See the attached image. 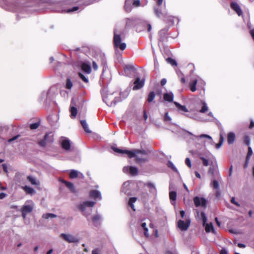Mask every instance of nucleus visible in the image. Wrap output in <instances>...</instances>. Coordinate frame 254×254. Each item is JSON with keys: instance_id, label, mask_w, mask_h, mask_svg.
<instances>
[{"instance_id": "obj_31", "label": "nucleus", "mask_w": 254, "mask_h": 254, "mask_svg": "<svg viewBox=\"0 0 254 254\" xmlns=\"http://www.w3.org/2000/svg\"><path fill=\"white\" fill-rule=\"evenodd\" d=\"M70 112H71V118H74L77 115V109L76 108L74 107H71L70 108Z\"/></svg>"}, {"instance_id": "obj_40", "label": "nucleus", "mask_w": 254, "mask_h": 254, "mask_svg": "<svg viewBox=\"0 0 254 254\" xmlns=\"http://www.w3.org/2000/svg\"><path fill=\"white\" fill-rule=\"evenodd\" d=\"M79 76L80 77V78L85 83H87L88 82V79L87 77H86L84 75H83L81 73H78Z\"/></svg>"}, {"instance_id": "obj_53", "label": "nucleus", "mask_w": 254, "mask_h": 254, "mask_svg": "<svg viewBox=\"0 0 254 254\" xmlns=\"http://www.w3.org/2000/svg\"><path fill=\"white\" fill-rule=\"evenodd\" d=\"M93 68L94 70H96L98 69V65L94 61L92 63Z\"/></svg>"}, {"instance_id": "obj_26", "label": "nucleus", "mask_w": 254, "mask_h": 254, "mask_svg": "<svg viewBox=\"0 0 254 254\" xmlns=\"http://www.w3.org/2000/svg\"><path fill=\"white\" fill-rule=\"evenodd\" d=\"M174 104H175V105L180 110H181V111H183L184 112H188V109L185 106H183V105H181L180 104L178 103V102H174Z\"/></svg>"}, {"instance_id": "obj_33", "label": "nucleus", "mask_w": 254, "mask_h": 254, "mask_svg": "<svg viewBox=\"0 0 254 254\" xmlns=\"http://www.w3.org/2000/svg\"><path fill=\"white\" fill-rule=\"evenodd\" d=\"M169 197L170 199L171 200L175 201L177 197V193L176 191H171L169 193Z\"/></svg>"}, {"instance_id": "obj_15", "label": "nucleus", "mask_w": 254, "mask_h": 254, "mask_svg": "<svg viewBox=\"0 0 254 254\" xmlns=\"http://www.w3.org/2000/svg\"><path fill=\"white\" fill-rule=\"evenodd\" d=\"M101 94L103 97V100L104 102L109 106H112L113 105H115L116 103V101H112L111 102H110L108 99V97L106 96V90L105 89L101 91Z\"/></svg>"}, {"instance_id": "obj_11", "label": "nucleus", "mask_w": 254, "mask_h": 254, "mask_svg": "<svg viewBox=\"0 0 254 254\" xmlns=\"http://www.w3.org/2000/svg\"><path fill=\"white\" fill-rule=\"evenodd\" d=\"M190 224V220H186V221L180 220L178 222V227L182 231H186L189 227Z\"/></svg>"}, {"instance_id": "obj_64", "label": "nucleus", "mask_w": 254, "mask_h": 254, "mask_svg": "<svg viewBox=\"0 0 254 254\" xmlns=\"http://www.w3.org/2000/svg\"><path fill=\"white\" fill-rule=\"evenodd\" d=\"M254 127V122L252 121L251 122V124L250 125L249 127L250 128H252Z\"/></svg>"}, {"instance_id": "obj_47", "label": "nucleus", "mask_w": 254, "mask_h": 254, "mask_svg": "<svg viewBox=\"0 0 254 254\" xmlns=\"http://www.w3.org/2000/svg\"><path fill=\"white\" fill-rule=\"evenodd\" d=\"M231 203L234 204L235 205L238 207L240 206V203H239L237 201H236L235 198L234 197L231 198Z\"/></svg>"}, {"instance_id": "obj_2", "label": "nucleus", "mask_w": 254, "mask_h": 254, "mask_svg": "<svg viewBox=\"0 0 254 254\" xmlns=\"http://www.w3.org/2000/svg\"><path fill=\"white\" fill-rule=\"evenodd\" d=\"M188 132L191 135L190 139L193 141L196 146H205L206 143L213 144L212 138L209 135L202 134L195 135L190 132Z\"/></svg>"}, {"instance_id": "obj_39", "label": "nucleus", "mask_w": 254, "mask_h": 254, "mask_svg": "<svg viewBox=\"0 0 254 254\" xmlns=\"http://www.w3.org/2000/svg\"><path fill=\"white\" fill-rule=\"evenodd\" d=\"M126 23L127 26H131L133 23V20L132 19L127 18L126 19Z\"/></svg>"}, {"instance_id": "obj_3", "label": "nucleus", "mask_w": 254, "mask_h": 254, "mask_svg": "<svg viewBox=\"0 0 254 254\" xmlns=\"http://www.w3.org/2000/svg\"><path fill=\"white\" fill-rule=\"evenodd\" d=\"M95 203L96 202L95 201H87L83 202L78 206L79 209H80L83 215L86 217L88 220V216L92 211L91 207H93Z\"/></svg>"}, {"instance_id": "obj_18", "label": "nucleus", "mask_w": 254, "mask_h": 254, "mask_svg": "<svg viewBox=\"0 0 254 254\" xmlns=\"http://www.w3.org/2000/svg\"><path fill=\"white\" fill-rule=\"evenodd\" d=\"M164 99L168 102H172L173 101L174 98V94L172 92H167L166 93H164L163 95Z\"/></svg>"}, {"instance_id": "obj_29", "label": "nucleus", "mask_w": 254, "mask_h": 254, "mask_svg": "<svg viewBox=\"0 0 254 254\" xmlns=\"http://www.w3.org/2000/svg\"><path fill=\"white\" fill-rule=\"evenodd\" d=\"M136 198L135 197H132L129 198L128 201V205L131 207L133 210H135L134 206L133 203L136 201Z\"/></svg>"}, {"instance_id": "obj_37", "label": "nucleus", "mask_w": 254, "mask_h": 254, "mask_svg": "<svg viewBox=\"0 0 254 254\" xmlns=\"http://www.w3.org/2000/svg\"><path fill=\"white\" fill-rule=\"evenodd\" d=\"M166 61L168 63L170 64H171L172 65H177V62L176 61L171 58H168L166 59Z\"/></svg>"}, {"instance_id": "obj_50", "label": "nucleus", "mask_w": 254, "mask_h": 254, "mask_svg": "<svg viewBox=\"0 0 254 254\" xmlns=\"http://www.w3.org/2000/svg\"><path fill=\"white\" fill-rule=\"evenodd\" d=\"M129 3H128V1L127 0L126 1V3H125V9L127 11V12H129L130 11V8H129Z\"/></svg>"}, {"instance_id": "obj_24", "label": "nucleus", "mask_w": 254, "mask_h": 254, "mask_svg": "<svg viewBox=\"0 0 254 254\" xmlns=\"http://www.w3.org/2000/svg\"><path fill=\"white\" fill-rule=\"evenodd\" d=\"M22 188L28 194H32L35 192V190L33 188H32L30 187L25 186L22 187Z\"/></svg>"}, {"instance_id": "obj_6", "label": "nucleus", "mask_w": 254, "mask_h": 254, "mask_svg": "<svg viewBox=\"0 0 254 254\" xmlns=\"http://www.w3.org/2000/svg\"><path fill=\"white\" fill-rule=\"evenodd\" d=\"M29 0H14L12 3L13 10L15 11H21L22 9L27 6V3Z\"/></svg>"}, {"instance_id": "obj_52", "label": "nucleus", "mask_w": 254, "mask_h": 254, "mask_svg": "<svg viewBox=\"0 0 254 254\" xmlns=\"http://www.w3.org/2000/svg\"><path fill=\"white\" fill-rule=\"evenodd\" d=\"M133 5L135 6H138L140 5V2L139 0H135L133 3Z\"/></svg>"}, {"instance_id": "obj_25", "label": "nucleus", "mask_w": 254, "mask_h": 254, "mask_svg": "<svg viewBox=\"0 0 254 254\" xmlns=\"http://www.w3.org/2000/svg\"><path fill=\"white\" fill-rule=\"evenodd\" d=\"M80 123L85 131H86L87 133L91 132V130L89 129L88 124H87L86 121L81 120L80 121Z\"/></svg>"}, {"instance_id": "obj_28", "label": "nucleus", "mask_w": 254, "mask_h": 254, "mask_svg": "<svg viewBox=\"0 0 254 254\" xmlns=\"http://www.w3.org/2000/svg\"><path fill=\"white\" fill-rule=\"evenodd\" d=\"M48 137V134H46L44 136V138L43 139L40 140L38 142V144L41 147H45L46 145V140Z\"/></svg>"}, {"instance_id": "obj_58", "label": "nucleus", "mask_w": 254, "mask_h": 254, "mask_svg": "<svg viewBox=\"0 0 254 254\" xmlns=\"http://www.w3.org/2000/svg\"><path fill=\"white\" fill-rule=\"evenodd\" d=\"M143 118H144L145 121H146V120L147 119V118H148L147 113L145 111H143Z\"/></svg>"}, {"instance_id": "obj_56", "label": "nucleus", "mask_w": 254, "mask_h": 254, "mask_svg": "<svg viewBox=\"0 0 254 254\" xmlns=\"http://www.w3.org/2000/svg\"><path fill=\"white\" fill-rule=\"evenodd\" d=\"M6 193L4 192H1L0 193V199H2L4 198L6 196Z\"/></svg>"}, {"instance_id": "obj_7", "label": "nucleus", "mask_w": 254, "mask_h": 254, "mask_svg": "<svg viewBox=\"0 0 254 254\" xmlns=\"http://www.w3.org/2000/svg\"><path fill=\"white\" fill-rule=\"evenodd\" d=\"M28 203L29 204H25L21 208L22 216L24 219L26 218L28 213L32 212L34 208V203L32 201H29Z\"/></svg>"}, {"instance_id": "obj_21", "label": "nucleus", "mask_w": 254, "mask_h": 254, "mask_svg": "<svg viewBox=\"0 0 254 254\" xmlns=\"http://www.w3.org/2000/svg\"><path fill=\"white\" fill-rule=\"evenodd\" d=\"M200 104L202 105V107L201 109L199 110V112L201 113H204L208 110L207 105L205 101L202 100L200 101Z\"/></svg>"}, {"instance_id": "obj_61", "label": "nucleus", "mask_w": 254, "mask_h": 254, "mask_svg": "<svg viewBox=\"0 0 254 254\" xmlns=\"http://www.w3.org/2000/svg\"><path fill=\"white\" fill-rule=\"evenodd\" d=\"M250 34H251V35L252 37L253 40H254V29H253L250 31Z\"/></svg>"}, {"instance_id": "obj_57", "label": "nucleus", "mask_w": 254, "mask_h": 254, "mask_svg": "<svg viewBox=\"0 0 254 254\" xmlns=\"http://www.w3.org/2000/svg\"><path fill=\"white\" fill-rule=\"evenodd\" d=\"M166 82H167L166 79L165 78H163V79L161 80V85L162 86L164 85L165 84H166Z\"/></svg>"}, {"instance_id": "obj_14", "label": "nucleus", "mask_w": 254, "mask_h": 254, "mask_svg": "<svg viewBox=\"0 0 254 254\" xmlns=\"http://www.w3.org/2000/svg\"><path fill=\"white\" fill-rule=\"evenodd\" d=\"M69 177L71 179H74L78 177L79 179H83L84 176L82 173L77 170H71L69 173Z\"/></svg>"}, {"instance_id": "obj_23", "label": "nucleus", "mask_w": 254, "mask_h": 254, "mask_svg": "<svg viewBox=\"0 0 254 254\" xmlns=\"http://www.w3.org/2000/svg\"><path fill=\"white\" fill-rule=\"evenodd\" d=\"M63 183L65 185L66 187L68 188L72 192H75V189L73 184L70 182H68L65 181H63Z\"/></svg>"}, {"instance_id": "obj_36", "label": "nucleus", "mask_w": 254, "mask_h": 254, "mask_svg": "<svg viewBox=\"0 0 254 254\" xmlns=\"http://www.w3.org/2000/svg\"><path fill=\"white\" fill-rule=\"evenodd\" d=\"M167 165L168 167L171 168L174 172H177L178 170L176 167L175 166L174 164L171 161H168Z\"/></svg>"}, {"instance_id": "obj_35", "label": "nucleus", "mask_w": 254, "mask_h": 254, "mask_svg": "<svg viewBox=\"0 0 254 254\" xmlns=\"http://www.w3.org/2000/svg\"><path fill=\"white\" fill-rule=\"evenodd\" d=\"M155 98V93L153 91H152L150 92V93L148 95L147 101L149 102H152Z\"/></svg>"}, {"instance_id": "obj_4", "label": "nucleus", "mask_w": 254, "mask_h": 254, "mask_svg": "<svg viewBox=\"0 0 254 254\" xmlns=\"http://www.w3.org/2000/svg\"><path fill=\"white\" fill-rule=\"evenodd\" d=\"M114 44L116 48H119L121 50H124L127 47L125 43L122 42L121 35L117 33L116 29L114 31Z\"/></svg>"}, {"instance_id": "obj_1", "label": "nucleus", "mask_w": 254, "mask_h": 254, "mask_svg": "<svg viewBox=\"0 0 254 254\" xmlns=\"http://www.w3.org/2000/svg\"><path fill=\"white\" fill-rule=\"evenodd\" d=\"M112 148L115 152L118 153L126 154L129 158H135V160L138 163L144 162L147 160L146 157L147 152L145 150H122L114 146H113Z\"/></svg>"}, {"instance_id": "obj_22", "label": "nucleus", "mask_w": 254, "mask_h": 254, "mask_svg": "<svg viewBox=\"0 0 254 254\" xmlns=\"http://www.w3.org/2000/svg\"><path fill=\"white\" fill-rule=\"evenodd\" d=\"M197 82V80L195 79L191 81L190 83V89L192 92H194L196 90V85Z\"/></svg>"}, {"instance_id": "obj_20", "label": "nucleus", "mask_w": 254, "mask_h": 254, "mask_svg": "<svg viewBox=\"0 0 254 254\" xmlns=\"http://www.w3.org/2000/svg\"><path fill=\"white\" fill-rule=\"evenodd\" d=\"M235 140V134L233 132H229L227 135V141L228 144H232Z\"/></svg>"}, {"instance_id": "obj_9", "label": "nucleus", "mask_w": 254, "mask_h": 254, "mask_svg": "<svg viewBox=\"0 0 254 254\" xmlns=\"http://www.w3.org/2000/svg\"><path fill=\"white\" fill-rule=\"evenodd\" d=\"M123 171L125 173L129 174L132 176H136L138 173L137 168L133 166H125Z\"/></svg>"}, {"instance_id": "obj_19", "label": "nucleus", "mask_w": 254, "mask_h": 254, "mask_svg": "<svg viewBox=\"0 0 254 254\" xmlns=\"http://www.w3.org/2000/svg\"><path fill=\"white\" fill-rule=\"evenodd\" d=\"M81 69L85 73L89 74L91 71L90 65L87 63H83L81 65Z\"/></svg>"}, {"instance_id": "obj_34", "label": "nucleus", "mask_w": 254, "mask_h": 254, "mask_svg": "<svg viewBox=\"0 0 254 254\" xmlns=\"http://www.w3.org/2000/svg\"><path fill=\"white\" fill-rule=\"evenodd\" d=\"M101 217L100 215L96 214L92 217V221L95 224L98 223V222L101 220Z\"/></svg>"}, {"instance_id": "obj_16", "label": "nucleus", "mask_w": 254, "mask_h": 254, "mask_svg": "<svg viewBox=\"0 0 254 254\" xmlns=\"http://www.w3.org/2000/svg\"><path fill=\"white\" fill-rule=\"evenodd\" d=\"M231 7L232 9L236 11V12L238 14L239 16L242 15L243 12L238 5V4L236 2H232L231 3Z\"/></svg>"}, {"instance_id": "obj_48", "label": "nucleus", "mask_w": 254, "mask_h": 254, "mask_svg": "<svg viewBox=\"0 0 254 254\" xmlns=\"http://www.w3.org/2000/svg\"><path fill=\"white\" fill-rule=\"evenodd\" d=\"M185 163L189 168H190L191 167V161L190 158H187L185 160Z\"/></svg>"}, {"instance_id": "obj_30", "label": "nucleus", "mask_w": 254, "mask_h": 254, "mask_svg": "<svg viewBox=\"0 0 254 254\" xmlns=\"http://www.w3.org/2000/svg\"><path fill=\"white\" fill-rule=\"evenodd\" d=\"M154 12H155V13L156 15L158 17L160 18L162 16H163L164 17V18H166V15L165 14L162 13L161 12V11L160 10V9H159V8H154Z\"/></svg>"}, {"instance_id": "obj_17", "label": "nucleus", "mask_w": 254, "mask_h": 254, "mask_svg": "<svg viewBox=\"0 0 254 254\" xmlns=\"http://www.w3.org/2000/svg\"><path fill=\"white\" fill-rule=\"evenodd\" d=\"M90 197L94 199H102V196L100 191L97 190H92L89 193Z\"/></svg>"}, {"instance_id": "obj_12", "label": "nucleus", "mask_w": 254, "mask_h": 254, "mask_svg": "<svg viewBox=\"0 0 254 254\" xmlns=\"http://www.w3.org/2000/svg\"><path fill=\"white\" fill-rule=\"evenodd\" d=\"M60 142L62 148L65 150H69L71 146L70 141L66 137H62L60 139Z\"/></svg>"}, {"instance_id": "obj_59", "label": "nucleus", "mask_w": 254, "mask_h": 254, "mask_svg": "<svg viewBox=\"0 0 254 254\" xmlns=\"http://www.w3.org/2000/svg\"><path fill=\"white\" fill-rule=\"evenodd\" d=\"M18 137V135H17V136H14V137H13L8 139V142H11L13 141V140H14L16 139H17Z\"/></svg>"}, {"instance_id": "obj_55", "label": "nucleus", "mask_w": 254, "mask_h": 254, "mask_svg": "<svg viewBox=\"0 0 254 254\" xmlns=\"http://www.w3.org/2000/svg\"><path fill=\"white\" fill-rule=\"evenodd\" d=\"M147 186L151 189H154L155 190V186L154 184H152V183H148L147 184Z\"/></svg>"}, {"instance_id": "obj_27", "label": "nucleus", "mask_w": 254, "mask_h": 254, "mask_svg": "<svg viewBox=\"0 0 254 254\" xmlns=\"http://www.w3.org/2000/svg\"><path fill=\"white\" fill-rule=\"evenodd\" d=\"M27 180L33 185H38L39 184V182L37 181L36 178H35L32 176H28Z\"/></svg>"}, {"instance_id": "obj_45", "label": "nucleus", "mask_w": 254, "mask_h": 254, "mask_svg": "<svg viewBox=\"0 0 254 254\" xmlns=\"http://www.w3.org/2000/svg\"><path fill=\"white\" fill-rule=\"evenodd\" d=\"M164 120L165 122H170L171 121V118L169 116V114H168V112L166 113V114L165 115L164 118Z\"/></svg>"}, {"instance_id": "obj_51", "label": "nucleus", "mask_w": 254, "mask_h": 254, "mask_svg": "<svg viewBox=\"0 0 254 254\" xmlns=\"http://www.w3.org/2000/svg\"><path fill=\"white\" fill-rule=\"evenodd\" d=\"M250 159V158L246 157L245 163V164L244 165V168L245 169L247 168V167L248 166V164H249V163Z\"/></svg>"}, {"instance_id": "obj_41", "label": "nucleus", "mask_w": 254, "mask_h": 254, "mask_svg": "<svg viewBox=\"0 0 254 254\" xmlns=\"http://www.w3.org/2000/svg\"><path fill=\"white\" fill-rule=\"evenodd\" d=\"M79 9L78 6H74L71 8H69L66 10H65V12L66 13L72 12L77 10Z\"/></svg>"}, {"instance_id": "obj_62", "label": "nucleus", "mask_w": 254, "mask_h": 254, "mask_svg": "<svg viewBox=\"0 0 254 254\" xmlns=\"http://www.w3.org/2000/svg\"><path fill=\"white\" fill-rule=\"evenodd\" d=\"M222 145V142H219L218 143H217L216 144V145H215L216 148L217 149H219L221 146Z\"/></svg>"}, {"instance_id": "obj_44", "label": "nucleus", "mask_w": 254, "mask_h": 254, "mask_svg": "<svg viewBox=\"0 0 254 254\" xmlns=\"http://www.w3.org/2000/svg\"><path fill=\"white\" fill-rule=\"evenodd\" d=\"M124 68V70L126 72L127 71L133 70V66L131 65H129V64L125 65Z\"/></svg>"}, {"instance_id": "obj_13", "label": "nucleus", "mask_w": 254, "mask_h": 254, "mask_svg": "<svg viewBox=\"0 0 254 254\" xmlns=\"http://www.w3.org/2000/svg\"><path fill=\"white\" fill-rule=\"evenodd\" d=\"M134 86L132 88L133 90H136L141 88L144 84V79H140V78L137 77L134 82Z\"/></svg>"}, {"instance_id": "obj_43", "label": "nucleus", "mask_w": 254, "mask_h": 254, "mask_svg": "<svg viewBox=\"0 0 254 254\" xmlns=\"http://www.w3.org/2000/svg\"><path fill=\"white\" fill-rule=\"evenodd\" d=\"M200 159L202 161V163L204 166H207L209 165V162L207 159L204 158L203 157H200Z\"/></svg>"}, {"instance_id": "obj_8", "label": "nucleus", "mask_w": 254, "mask_h": 254, "mask_svg": "<svg viewBox=\"0 0 254 254\" xmlns=\"http://www.w3.org/2000/svg\"><path fill=\"white\" fill-rule=\"evenodd\" d=\"M193 202L196 207H201L204 209L206 208L207 200L203 197L195 196L193 198Z\"/></svg>"}, {"instance_id": "obj_60", "label": "nucleus", "mask_w": 254, "mask_h": 254, "mask_svg": "<svg viewBox=\"0 0 254 254\" xmlns=\"http://www.w3.org/2000/svg\"><path fill=\"white\" fill-rule=\"evenodd\" d=\"M220 254H228V252L225 249H222L221 251Z\"/></svg>"}, {"instance_id": "obj_46", "label": "nucleus", "mask_w": 254, "mask_h": 254, "mask_svg": "<svg viewBox=\"0 0 254 254\" xmlns=\"http://www.w3.org/2000/svg\"><path fill=\"white\" fill-rule=\"evenodd\" d=\"M39 123H33V124H31L30 128L31 129H35L39 127Z\"/></svg>"}, {"instance_id": "obj_49", "label": "nucleus", "mask_w": 254, "mask_h": 254, "mask_svg": "<svg viewBox=\"0 0 254 254\" xmlns=\"http://www.w3.org/2000/svg\"><path fill=\"white\" fill-rule=\"evenodd\" d=\"M253 154V151L251 147L248 148V152L247 155V157L250 158Z\"/></svg>"}, {"instance_id": "obj_38", "label": "nucleus", "mask_w": 254, "mask_h": 254, "mask_svg": "<svg viewBox=\"0 0 254 254\" xmlns=\"http://www.w3.org/2000/svg\"><path fill=\"white\" fill-rule=\"evenodd\" d=\"M214 189L218 190L219 188V185L217 181L213 180L211 184Z\"/></svg>"}, {"instance_id": "obj_54", "label": "nucleus", "mask_w": 254, "mask_h": 254, "mask_svg": "<svg viewBox=\"0 0 254 254\" xmlns=\"http://www.w3.org/2000/svg\"><path fill=\"white\" fill-rule=\"evenodd\" d=\"M3 169V170L5 172H7V166L6 164H2V168H1V169Z\"/></svg>"}, {"instance_id": "obj_5", "label": "nucleus", "mask_w": 254, "mask_h": 254, "mask_svg": "<svg viewBox=\"0 0 254 254\" xmlns=\"http://www.w3.org/2000/svg\"><path fill=\"white\" fill-rule=\"evenodd\" d=\"M201 219L202 221L203 226L205 227V230L206 232H214V229L212 223H207V217L204 212H201L200 213Z\"/></svg>"}, {"instance_id": "obj_10", "label": "nucleus", "mask_w": 254, "mask_h": 254, "mask_svg": "<svg viewBox=\"0 0 254 254\" xmlns=\"http://www.w3.org/2000/svg\"><path fill=\"white\" fill-rule=\"evenodd\" d=\"M61 237L65 241L70 243H76L78 241V239L72 235L62 233L61 235Z\"/></svg>"}, {"instance_id": "obj_32", "label": "nucleus", "mask_w": 254, "mask_h": 254, "mask_svg": "<svg viewBox=\"0 0 254 254\" xmlns=\"http://www.w3.org/2000/svg\"><path fill=\"white\" fill-rule=\"evenodd\" d=\"M57 217V215L53 214V213H46L44 214L42 216V217L44 219H49L50 218H56Z\"/></svg>"}, {"instance_id": "obj_42", "label": "nucleus", "mask_w": 254, "mask_h": 254, "mask_svg": "<svg viewBox=\"0 0 254 254\" xmlns=\"http://www.w3.org/2000/svg\"><path fill=\"white\" fill-rule=\"evenodd\" d=\"M72 87V83L69 79H67L66 81V87L68 89H70Z\"/></svg>"}, {"instance_id": "obj_63", "label": "nucleus", "mask_w": 254, "mask_h": 254, "mask_svg": "<svg viewBox=\"0 0 254 254\" xmlns=\"http://www.w3.org/2000/svg\"><path fill=\"white\" fill-rule=\"evenodd\" d=\"M245 141L247 145H249L250 144V139L248 136H246L245 137Z\"/></svg>"}]
</instances>
